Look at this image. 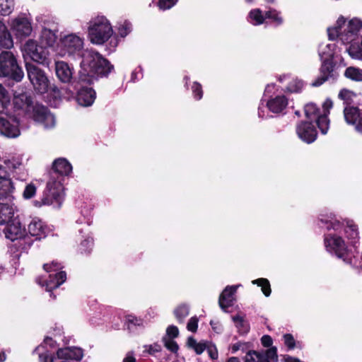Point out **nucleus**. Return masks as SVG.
Masks as SVG:
<instances>
[{
	"label": "nucleus",
	"mask_w": 362,
	"mask_h": 362,
	"mask_svg": "<svg viewBox=\"0 0 362 362\" xmlns=\"http://www.w3.org/2000/svg\"><path fill=\"white\" fill-rule=\"evenodd\" d=\"M92 245H93V239L87 238L81 243V247H87V248H81V250L84 252H88L91 249Z\"/></svg>",
	"instance_id": "680f3d73"
},
{
	"label": "nucleus",
	"mask_w": 362,
	"mask_h": 362,
	"mask_svg": "<svg viewBox=\"0 0 362 362\" xmlns=\"http://www.w3.org/2000/svg\"><path fill=\"white\" fill-rule=\"evenodd\" d=\"M43 268L47 272H57L62 268V266L58 262L53 261L50 264H45Z\"/></svg>",
	"instance_id": "09e8293b"
},
{
	"label": "nucleus",
	"mask_w": 362,
	"mask_h": 362,
	"mask_svg": "<svg viewBox=\"0 0 362 362\" xmlns=\"http://www.w3.org/2000/svg\"><path fill=\"white\" fill-rule=\"evenodd\" d=\"M192 93L194 94V97L197 100H200L202 98L203 94L202 86L199 83L194 82L192 87Z\"/></svg>",
	"instance_id": "3c124183"
},
{
	"label": "nucleus",
	"mask_w": 362,
	"mask_h": 362,
	"mask_svg": "<svg viewBox=\"0 0 362 362\" xmlns=\"http://www.w3.org/2000/svg\"><path fill=\"white\" fill-rule=\"evenodd\" d=\"M0 76L8 77L16 82L21 81L24 77L22 68L11 51H3L0 54Z\"/></svg>",
	"instance_id": "39448f33"
},
{
	"label": "nucleus",
	"mask_w": 362,
	"mask_h": 362,
	"mask_svg": "<svg viewBox=\"0 0 362 362\" xmlns=\"http://www.w3.org/2000/svg\"><path fill=\"white\" fill-rule=\"evenodd\" d=\"M15 6V0H0V15L8 16Z\"/></svg>",
	"instance_id": "e433bc0d"
},
{
	"label": "nucleus",
	"mask_w": 362,
	"mask_h": 362,
	"mask_svg": "<svg viewBox=\"0 0 362 362\" xmlns=\"http://www.w3.org/2000/svg\"><path fill=\"white\" fill-rule=\"evenodd\" d=\"M238 332L240 334H245L250 330V325L247 321L245 320L244 317L237 315L232 317Z\"/></svg>",
	"instance_id": "473e14b6"
},
{
	"label": "nucleus",
	"mask_w": 362,
	"mask_h": 362,
	"mask_svg": "<svg viewBox=\"0 0 362 362\" xmlns=\"http://www.w3.org/2000/svg\"><path fill=\"white\" fill-rule=\"evenodd\" d=\"M35 121L43 125L45 129H52L55 126L54 116L43 105H37L35 114L32 117Z\"/></svg>",
	"instance_id": "4468645a"
},
{
	"label": "nucleus",
	"mask_w": 362,
	"mask_h": 362,
	"mask_svg": "<svg viewBox=\"0 0 362 362\" xmlns=\"http://www.w3.org/2000/svg\"><path fill=\"white\" fill-rule=\"evenodd\" d=\"M55 74L62 83H69L73 78L74 68L64 61H57L55 62Z\"/></svg>",
	"instance_id": "f3484780"
},
{
	"label": "nucleus",
	"mask_w": 362,
	"mask_h": 362,
	"mask_svg": "<svg viewBox=\"0 0 362 362\" xmlns=\"http://www.w3.org/2000/svg\"><path fill=\"white\" fill-rule=\"evenodd\" d=\"M4 163L8 170H14L22 165V157L19 155H10L4 158Z\"/></svg>",
	"instance_id": "7c9ffc66"
},
{
	"label": "nucleus",
	"mask_w": 362,
	"mask_h": 362,
	"mask_svg": "<svg viewBox=\"0 0 362 362\" xmlns=\"http://www.w3.org/2000/svg\"><path fill=\"white\" fill-rule=\"evenodd\" d=\"M127 322L128 323L129 328H130V325L133 326H143L144 321L141 318H138L133 315H128L127 317Z\"/></svg>",
	"instance_id": "8fccbe9b"
},
{
	"label": "nucleus",
	"mask_w": 362,
	"mask_h": 362,
	"mask_svg": "<svg viewBox=\"0 0 362 362\" xmlns=\"http://www.w3.org/2000/svg\"><path fill=\"white\" fill-rule=\"evenodd\" d=\"M334 64L333 59L322 60L320 67V76L313 82V86H320L334 76Z\"/></svg>",
	"instance_id": "6ab92c4d"
},
{
	"label": "nucleus",
	"mask_w": 362,
	"mask_h": 362,
	"mask_svg": "<svg viewBox=\"0 0 362 362\" xmlns=\"http://www.w3.org/2000/svg\"><path fill=\"white\" fill-rule=\"evenodd\" d=\"M66 279V274L64 272H59L55 274L54 276L49 275V280H43L42 281L41 278L37 279V282L38 284L44 286H46V290L47 291H51L52 290L58 288L60 285H62Z\"/></svg>",
	"instance_id": "4be33fe9"
},
{
	"label": "nucleus",
	"mask_w": 362,
	"mask_h": 362,
	"mask_svg": "<svg viewBox=\"0 0 362 362\" xmlns=\"http://www.w3.org/2000/svg\"><path fill=\"white\" fill-rule=\"evenodd\" d=\"M44 343H45V344L49 345V346H52H52H54V341L52 340V338H50V337H46V338L45 339Z\"/></svg>",
	"instance_id": "774afa93"
},
{
	"label": "nucleus",
	"mask_w": 362,
	"mask_h": 362,
	"mask_svg": "<svg viewBox=\"0 0 362 362\" xmlns=\"http://www.w3.org/2000/svg\"><path fill=\"white\" fill-rule=\"evenodd\" d=\"M81 57L79 81L85 83L90 84L98 77L107 76L113 69L107 59L94 50H83Z\"/></svg>",
	"instance_id": "f03ea898"
},
{
	"label": "nucleus",
	"mask_w": 362,
	"mask_h": 362,
	"mask_svg": "<svg viewBox=\"0 0 362 362\" xmlns=\"http://www.w3.org/2000/svg\"><path fill=\"white\" fill-rule=\"evenodd\" d=\"M288 105V100L284 95H278L268 100L267 106L274 113L281 112Z\"/></svg>",
	"instance_id": "a878e982"
},
{
	"label": "nucleus",
	"mask_w": 362,
	"mask_h": 362,
	"mask_svg": "<svg viewBox=\"0 0 362 362\" xmlns=\"http://www.w3.org/2000/svg\"><path fill=\"white\" fill-rule=\"evenodd\" d=\"M189 313V308L186 305H181L174 310L175 317L180 322H182Z\"/></svg>",
	"instance_id": "a19ab883"
},
{
	"label": "nucleus",
	"mask_w": 362,
	"mask_h": 362,
	"mask_svg": "<svg viewBox=\"0 0 362 362\" xmlns=\"http://www.w3.org/2000/svg\"><path fill=\"white\" fill-rule=\"evenodd\" d=\"M262 356L269 362H277L278 361V355H277V349L276 347L273 346L270 349H268L265 351L264 353H262Z\"/></svg>",
	"instance_id": "79ce46f5"
},
{
	"label": "nucleus",
	"mask_w": 362,
	"mask_h": 362,
	"mask_svg": "<svg viewBox=\"0 0 362 362\" xmlns=\"http://www.w3.org/2000/svg\"><path fill=\"white\" fill-rule=\"evenodd\" d=\"M244 344H241V343H236V344H233V346H232V352L235 353V352L238 351L239 349H241V347Z\"/></svg>",
	"instance_id": "338daca9"
},
{
	"label": "nucleus",
	"mask_w": 362,
	"mask_h": 362,
	"mask_svg": "<svg viewBox=\"0 0 362 362\" xmlns=\"http://www.w3.org/2000/svg\"><path fill=\"white\" fill-rule=\"evenodd\" d=\"M187 346L194 349L197 354H202L206 350L207 344L204 341L197 342L192 337L188 338Z\"/></svg>",
	"instance_id": "c9c22d12"
},
{
	"label": "nucleus",
	"mask_w": 362,
	"mask_h": 362,
	"mask_svg": "<svg viewBox=\"0 0 362 362\" xmlns=\"http://www.w3.org/2000/svg\"><path fill=\"white\" fill-rule=\"evenodd\" d=\"M13 105L15 111L33 117L37 109V103H35L31 95L25 91H15L13 97Z\"/></svg>",
	"instance_id": "6e6552de"
},
{
	"label": "nucleus",
	"mask_w": 362,
	"mask_h": 362,
	"mask_svg": "<svg viewBox=\"0 0 362 362\" xmlns=\"http://www.w3.org/2000/svg\"><path fill=\"white\" fill-rule=\"evenodd\" d=\"M332 106V101L330 99H327L322 104V114H320L319 108L313 103H308L305 106V116L311 120H316L318 128L323 134H325L329 129V120L327 118V115Z\"/></svg>",
	"instance_id": "423d86ee"
},
{
	"label": "nucleus",
	"mask_w": 362,
	"mask_h": 362,
	"mask_svg": "<svg viewBox=\"0 0 362 362\" xmlns=\"http://www.w3.org/2000/svg\"><path fill=\"white\" fill-rule=\"evenodd\" d=\"M54 172L50 174L46 189L40 202L35 201V205H52L59 208L64 199L63 175H68L72 171V166L65 158L56 159L53 163Z\"/></svg>",
	"instance_id": "f257e3e1"
},
{
	"label": "nucleus",
	"mask_w": 362,
	"mask_h": 362,
	"mask_svg": "<svg viewBox=\"0 0 362 362\" xmlns=\"http://www.w3.org/2000/svg\"><path fill=\"white\" fill-rule=\"evenodd\" d=\"M303 83L302 81L298 79L293 80L287 87V89L290 92H298L302 89Z\"/></svg>",
	"instance_id": "49530a36"
},
{
	"label": "nucleus",
	"mask_w": 362,
	"mask_h": 362,
	"mask_svg": "<svg viewBox=\"0 0 362 362\" xmlns=\"http://www.w3.org/2000/svg\"><path fill=\"white\" fill-rule=\"evenodd\" d=\"M165 346L168 349L174 353L177 352L178 350L177 344L170 339L165 341Z\"/></svg>",
	"instance_id": "4d7b16f0"
},
{
	"label": "nucleus",
	"mask_w": 362,
	"mask_h": 362,
	"mask_svg": "<svg viewBox=\"0 0 362 362\" xmlns=\"http://www.w3.org/2000/svg\"><path fill=\"white\" fill-rule=\"evenodd\" d=\"M335 48L336 45L334 43L322 42L320 44L318 54L321 61L333 59L335 53Z\"/></svg>",
	"instance_id": "cd10ccee"
},
{
	"label": "nucleus",
	"mask_w": 362,
	"mask_h": 362,
	"mask_svg": "<svg viewBox=\"0 0 362 362\" xmlns=\"http://www.w3.org/2000/svg\"><path fill=\"white\" fill-rule=\"evenodd\" d=\"M28 230L30 235L35 237L37 240L45 238L48 233L47 227L37 218H34L30 221L28 226Z\"/></svg>",
	"instance_id": "412c9836"
},
{
	"label": "nucleus",
	"mask_w": 362,
	"mask_h": 362,
	"mask_svg": "<svg viewBox=\"0 0 362 362\" xmlns=\"http://www.w3.org/2000/svg\"><path fill=\"white\" fill-rule=\"evenodd\" d=\"M265 17L272 19L276 25H281L283 23V18L279 13L276 10H269L265 13Z\"/></svg>",
	"instance_id": "37998d69"
},
{
	"label": "nucleus",
	"mask_w": 362,
	"mask_h": 362,
	"mask_svg": "<svg viewBox=\"0 0 362 362\" xmlns=\"http://www.w3.org/2000/svg\"><path fill=\"white\" fill-rule=\"evenodd\" d=\"M13 190V182L9 177L0 178V199H7L8 201H11Z\"/></svg>",
	"instance_id": "bb28decb"
},
{
	"label": "nucleus",
	"mask_w": 362,
	"mask_h": 362,
	"mask_svg": "<svg viewBox=\"0 0 362 362\" xmlns=\"http://www.w3.org/2000/svg\"><path fill=\"white\" fill-rule=\"evenodd\" d=\"M237 287V286H227L220 295L218 303L224 311H226L227 308L232 305Z\"/></svg>",
	"instance_id": "5701e85b"
},
{
	"label": "nucleus",
	"mask_w": 362,
	"mask_h": 362,
	"mask_svg": "<svg viewBox=\"0 0 362 362\" xmlns=\"http://www.w3.org/2000/svg\"><path fill=\"white\" fill-rule=\"evenodd\" d=\"M95 98V93L90 88H83L78 90L77 95V102L81 106L91 105Z\"/></svg>",
	"instance_id": "393cba45"
},
{
	"label": "nucleus",
	"mask_w": 362,
	"mask_h": 362,
	"mask_svg": "<svg viewBox=\"0 0 362 362\" xmlns=\"http://www.w3.org/2000/svg\"><path fill=\"white\" fill-rule=\"evenodd\" d=\"M131 31L132 25L127 21H124L122 24H119L118 27V33L122 37H126Z\"/></svg>",
	"instance_id": "c03bdc74"
},
{
	"label": "nucleus",
	"mask_w": 362,
	"mask_h": 362,
	"mask_svg": "<svg viewBox=\"0 0 362 362\" xmlns=\"http://www.w3.org/2000/svg\"><path fill=\"white\" fill-rule=\"evenodd\" d=\"M36 193V187L33 184L28 185L23 192V197L25 199L32 198Z\"/></svg>",
	"instance_id": "de8ad7c7"
},
{
	"label": "nucleus",
	"mask_w": 362,
	"mask_h": 362,
	"mask_svg": "<svg viewBox=\"0 0 362 362\" xmlns=\"http://www.w3.org/2000/svg\"><path fill=\"white\" fill-rule=\"evenodd\" d=\"M145 351H147L149 354H153L156 352H159L161 349L160 346L158 344H154L152 345H146L144 346Z\"/></svg>",
	"instance_id": "13d9d810"
},
{
	"label": "nucleus",
	"mask_w": 362,
	"mask_h": 362,
	"mask_svg": "<svg viewBox=\"0 0 362 362\" xmlns=\"http://www.w3.org/2000/svg\"><path fill=\"white\" fill-rule=\"evenodd\" d=\"M19 121L10 113L8 110L0 112V134L9 137L16 138L20 135Z\"/></svg>",
	"instance_id": "9d476101"
},
{
	"label": "nucleus",
	"mask_w": 362,
	"mask_h": 362,
	"mask_svg": "<svg viewBox=\"0 0 362 362\" xmlns=\"http://www.w3.org/2000/svg\"><path fill=\"white\" fill-rule=\"evenodd\" d=\"M4 231L6 238L11 241L21 238L24 235V228H22L19 222L7 224V226L4 228Z\"/></svg>",
	"instance_id": "b1692460"
},
{
	"label": "nucleus",
	"mask_w": 362,
	"mask_h": 362,
	"mask_svg": "<svg viewBox=\"0 0 362 362\" xmlns=\"http://www.w3.org/2000/svg\"><path fill=\"white\" fill-rule=\"evenodd\" d=\"M166 333L168 337L175 338L179 334V330L176 326L170 325L167 328Z\"/></svg>",
	"instance_id": "bf43d9fd"
},
{
	"label": "nucleus",
	"mask_w": 362,
	"mask_h": 362,
	"mask_svg": "<svg viewBox=\"0 0 362 362\" xmlns=\"http://www.w3.org/2000/svg\"><path fill=\"white\" fill-rule=\"evenodd\" d=\"M57 35L55 33L48 28H43L41 31L40 42L44 47H52L56 42Z\"/></svg>",
	"instance_id": "c85d7f7f"
},
{
	"label": "nucleus",
	"mask_w": 362,
	"mask_h": 362,
	"mask_svg": "<svg viewBox=\"0 0 362 362\" xmlns=\"http://www.w3.org/2000/svg\"><path fill=\"white\" fill-rule=\"evenodd\" d=\"M321 221L325 223V227L328 230L333 229L334 230L337 231L341 228V224L340 222L335 219L330 221H324L323 219H321Z\"/></svg>",
	"instance_id": "a18cd8bd"
},
{
	"label": "nucleus",
	"mask_w": 362,
	"mask_h": 362,
	"mask_svg": "<svg viewBox=\"0 0 362 362\" xmlns=\"http://www.w3.org/2000/svg\"><path fill=\"white\" fill-rule=\"evenodd\" d=\"M11 101L9 91L0 83V112L8 110Z\"/></svg>",
	"instance_id": "2f4dec72"
},
{
	"label": "nucleus",
	"mask_w": 362,
	"mask_h": 362,
	"mask_svg": "<svg viewBox=\"0 0 362 362\" xmlns=\"http://www.w3.org/2000/svg\"><path fill=\"white\" fill-rule=\"evenodd\" d=\"M25 67L28 78L34 88L40 93L47 92L49 87V80L45 73L32 63H26Z\"/></svg>",
	"instance_id": "1a4fd4ad"
},
{
	"label": "nucleus",
	"mask_w": 362,
	"mask_h": 362,
	"mask_svg": "<svg viewBox=\"0 0 362 362\" xmlns=\"http://www.w3.org/2000/svg\"><path fill=\"white\" fill-rule=\"evenodd\" d=\"M296 133L298 137L308 144H311L317 138V131L310 122H302L296 126Z\"/></svg>",
	"instance_id": "2eb2a0df"
},
{
	"label": "nucleus",
	"mask_w": 362,
	"mask_h": 362,
	"mask_svg": "<svg viewBox=\"0 0 362 362\" xmlns=\"http://www.w3.org/2000/svg\"><path fill=\"white\" fill-rule=\"evenodd\" d=\"M325 245L327 250L334 254L347 263H351L348 258L347 247L344 240L335 235H327L325 237Z\"/></svg>",
	"instance_id": "9b49d317"
},
{
	"label": "nucleus",
	"mask_w": 362,
	"mask_h": 362,
	"mask_svg": "<svg viewBox=\"0 0 362 362\" xmlns=\"http://www.w3.org/2000/svg\"><path fill=\"white\" fill-rule=\"evenodd\" d=\"M13 39L6 26L0 21V46L9 49L13 46Z\"/></svg>",
	"instance_id": "c756f323"
},
{
	"label": "nucleus",
	"mask_w": 362,
	"mask_h": 362,
	"mask_svg": "<svg viewBox=\"0 0 362 362\" xmlns=\"http://www.w3.org/2000/svg\"><path fill=\"white\" fill-rule=\"evenodd\" d=\"M362 30V21L357 18L346 20L340 17L333 28L327 29L330 40L338 37L344 44H351L356 40Z\"/></svg>",
	"instance_id": "7ed1b4c3"
},
{
	"label": "nucleus",
	"mask_w": 362,
	"mask_h": 362,
	"mask_svg": "<svg viewBox=\"0 0 362 362\" xmlns=\"http://www.w3.org/2000/svg\"><path fill=\"white\" fill-rule=\"evenodd\" d=\"M83 356V350L78 347H65L59 349L57 351V359L81 361ZM52 357H54L52 356Z\"/></svg>",
	"instance_id": "a211bd4d"
},
{
	"label": "nucleus",
	"mask_w": 362,
	"mask_h": 362,
	"mask_svg": "<svg viewBox=\"0 0 362 362\" xmlns=\"http://www.w3.org/2000/svg\"><path fill=\"white\" fill-rule=\"evenodd\" d=\"M253 284H257L258 286L262 288V293L267 296H269L271 294V287L268 279L260 278L252 281Z\"/></svg>",
	"instance_id": "ea45409f"
},
{
	"label": "nucleus",
	"mask_w": 362,
	"mask_h": 362,
	"mask_svg": "<svg viewBox=\"0 0 362 362\" xmlns=\"http://www.w3.org/2000/svg\"><path fill=\"white\" fill-rule=\"evenodd\" d=\"M198 327V319L197 317H192L189 319L187 328L189 331L195 332L197 329Z\"/></svg>",
	"instance_id": "5fc2aeb1"
},
{
	"label": "nucleus",
	"mask_w": 362,
	"mask_h": 362,
	"mask_svg": "<svg viewBox=\"0 0 362 362\" xmlns=\"http://www.w3.org/2000/svg\"><path fill=\"white\" fill-rule=\"evenodd\" d=\"M88 33L93 44L103 45L112 35L113 29L105 17L98 16L89 22Z\"/></svg>",
	"instance_id": "20e7f679"
},
{
	"label": "nucleus",
	"mask_w": 362,
	"mask_h": 362,
	"mask_svg": "<svg viewBox=\"0 0 362 362\" xmlns=\"http://www.w3.org/2000/svg\"><path fill=\"white\" fill-rule=\"evenodd\" d=\"M209 356L212 359H216L218 358V351L215 346L207 344L206 349Z\"/></svg>",
	"instance_id": "052dcab7"
},
{
	"label": "nucleus",
	"mask_w": 362,
	"mask_h": 362,
	"mask_svg": "<svg viewBox=\"0 0 362 362\" xmlns=\"http://www.w3.org/2000/svg\"><path fill=\"white\" fill-rule=\"evenodd\" d=\"M249 17L251 20V23L255 25L262 24L264 21L262 11L259 8L252 10L249 13Z\"/></svg>",
	"instance_id": "58836bf2"
},
{
	"label": "nucleus",
	"mask_w": 362,
	"mask_h": 362,
	"mask_svg": "<svg viewBox=\"0 0 362 362\" xmlns=\"http://www.w3.org/2000/svg\"><path fill=\"white\" fill-rule=\"evenodd\" d=\"M133 351H129L123 359V362H136Z\"/></svg>",
	"instance_id": "0e129e2a"
},
{
	"label": "nucleus",
	"mask_w": 362,
	"mask_h": 362,
	"mask_svg": "<svg viewBox=\"0 0 362 362\" xmlns=\"http://www.w3.org/2000/svg\"><path fill=\"white\" fill-rule=\"evenodd\" d=\"M353 95H354L353 92H351L347 89H343L339 92V98L343 100L349 101L351 99Z\"/></svg>",
	"instance_id": "6e6d98bb"
},
{
	"label": "nucleus",
	"mask_w": 362,
	"mask_h": 362,
	"mask_svg": "<svg viewBox=\"0 0 362 362\" xmlns=\"http://www.w3.org/2000/svg\"><path fill=\"white\" fill-rule=\"evenodd\" d=\"M244 362H269L262 356V354L255 351H250L247 353Z\"/></svg>",
	"instance_id": "4c0bfd02"
},
{
	"label": "nucleus",
	"mask_w": 362,
	"mask_h": 362,
	"mask_svg": "<svg viewBox=\"0 0 362 362\" xmlns=\"http://www.w3.org/2000/svg\"><path fill=\"white\" fill-rule=\"evenodd\" d=\"M16 211L17 208L11 201L0 203V225L11 222Z\"/></svg>",
	"instance_id": "aec40b11"
},
{
	"label": "nucleus",
	"mask_w": 362,
	"mask_h": 362,
	"mask_svg": "<svg viewBox=\"0 0 362 362\" xmlns=\"http://www.w3.org/2000/svg\"><path fill=\"white\" fill-rule=\"evenodd\" d=\"M261 341L264 347L271 346L273 342L272 337L269 335H264L261 339Z\"/></svg>",
	"instance_id": "e2e57ef3"
},
{
	"label": "nucleus",
	"mask_w": 362,
	"mask_h": 362,
	"mask_svg": "<svg viewBox=\"0 0 362 362\" xmlns=\"http://www.w3.org/2000/svg\"><path fill=\"white\" fill-rule=\"evenodd\" d=\"M344 76L355 81H362V69L354 66H349L346 69Z\"/></svg>",
	"instance_id": "72a5a7b5"
},
{
	"label": "nucleus",
	"mask_w": 362,
	"mask_h": 362,
	"mask_svg": "<svg viewBox=\"0 0 362 362\" xmlns=\"http://www.w3.org/2000/svg\"><path fill=\"white\" fill-rule=\"evenodd\" d=\"M83 47V40L76 34L64 35L56 47L57 53L61 57L73 56L79 53Z\"/></svg>",
	"instance_id": "0eeeda50"
},
{
	"label": "nucleus",
	"mask_w": 362,
	"mask_h": 362,
	"mask_svg": "<svg viewBox=\"0 0 362 362\" xmlns=\"http://www.w3.org/2000/svg\"><path fill=\"white\" fill-rule=\"evenodd\" d=\"M345 233L347 234L348 238L351 239L353 243H356L358 239V228L353 221H346V228Z\"/></svg>",
	"instance_id": "f704fd0d"
},
{
	"label": "nucleus",
	"mask_w": 362,
	"mask_h": 362,
	"mask_svg": "<svg viewBox=\"0 0 362 362\" xmlns=\"http://www.w3.org/2000/svg\"><path fill=\"white\" fill-rule=\"evenodd\" d=\"M284 343L288 349H293L296 346V341L293 337L291 334L284 335Z\"/></svg>",
	"instance_id": "864d4df0"
},
{
	"label": "nucleus",
	"mask_w": 362,
	"mask_h": 362,
	"mask_svg": "<svg viewBox=\"0 0 362 362\" xmlns=\"http://www.w3.org/2000/svg\"><path fill=\"white\" fill-rule=\"evenodd\" d=\"M8 177L7 173V169L5 166H3L0 164V178H7Z\"/></svg>",
	"instance_id": "69168bd1"
},
{
	"label": "nucleus",
	"mask_w": 362,
	"mask_h": 362,
	"mask_svg": "<svg viewBox=\"0 0 362 362\" xmlns=\"http://www.w3.org/2000/svg\"><path fill=\"white\" fill-rule=\"evenodd\" d=\"M44 46H38L33 40H28L23 47V56L29 57L33 61L44 64L47 59V52Z\"/></svg>",
	"instance_id": "f8f14e48"
},
{
	"label": "nucleus",
	"mask_w": 362,
	"mask_h": 362,
	"mask_svg": "<svg viewBox=\"0 0 362 362\" xmlns=\"http://www.w3.org/2000/svg\"><path fill=\"white\" fill-rule=\"evenodd\" d=\"M345 121L355 127V129L362 134V109L356 107H346L344 110Z\"/></svg>",
	"instance_id": "ddd939ff"
},
{
	"label": "nucleus",
	"mask_w": 362,
	"mask_h": 362,
	"mask_svg": "<svg viewBox=\"0 0 362 362\" xmlns=\"http://www.w3.org/2000/svg\"><path fill=\"white\" fill-rule=\"evenodd\" d=\"M177 2V0H160L158 6L160 9L165 10L172 8Z\"/></svg>",
	"instance_id": "603ef678"
},
{
	"label": "nucleus",
	"mask_w": 362,
	"mask_h": 362,
	"mask_svg": "<svg viewBox=\"0 0 362 362\" xmlns=\"http://www.w3.org/2000/svg\"><path fill=\"white\" fill-rule=\"evenodd\" d=\"M11 28L18 37L29 36L33 28L30 21L25 17H17L12 21Z\"/></svg>",
	"instance_id": "dca6fc26"
}]
</instances>
